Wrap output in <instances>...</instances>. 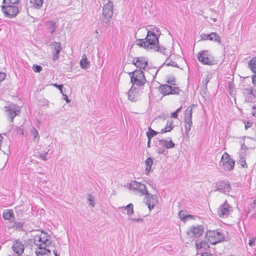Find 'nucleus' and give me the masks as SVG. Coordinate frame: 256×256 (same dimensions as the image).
Listing matches in <instances>:
<instances>
[{
  "label": "nucleus",
  "instance_id": "obj_27",
  "mask_svg": "<svg viewBox=\"0 0 256 256\" xmlns=\"http://www.w3.org/2000/svg\"><path fill=\"white\" fill-rule=\"evenodd\" d=\"M56 23L50 20L46 22V28L47 30L51 34H52L56 30Z\"/></svg>",
  "mask_w": 256,
  "mask_h": 256
},
{
  "label": "nucleus",
  "instance_id": "obj_44",
  "mask_svg": "<svg viewBox=\"0 0 256 256\" xmlns=\"http://www.w3.org/2000/svg\"><path fill=\"white\" fill-rule=\"evenodd\" d=\"M129 220H131V221H132V222H143L144 221V220L143 218H132V216H130L128 218Z\"/></svg>",
  "mask_w": 256,
  "mask_h": 256
},
{
  "label": "nucleus",
  "instance_id": "obj_53",
  "mask_svg": "<svg viewBox=\"0 0 256 256\" xmlns=\"http://www.w3.org/2000/svg\"><path fill=\"white\" fill-rule=\"evenodd\" d=\"M62 96H64V99L66 100L67 102H70V100L68 98V96L66 94H64Z\"/></svg>",
  "mask_w": 256,
  "mask_h": 256
},
{
  "label": "nucleus",
  "instance_id": "obj_14",
  "mask_svg": "<svg viewBox=\"0 0 256 256\" xmlns=\"http://www.w3.org/2000/svg\"><path fill=\"white\" fill-rule=\"evenodd\" d=\"M144 202L148 206L150 210H152L158 202V198L156 195L152 194L148 192L144 197Z\"/></svg>",
  "mask_w": 256,
  "mask_h": 256
},
{
  "label": "nucleus",
  "instance_id": "obj_23",
  "mask_svg": "<svg viewBox=\"0 0 256 256\" xmlns=\"http://www.w3.org/2000/svg\"><path fill=\"white\" fill-rule=\"evenodd\" d=\"M12 250L14 253L20 256L24 252V246L19 241L15 240L13 243Z\"/></svg>",
  "mask_w": 256,
  "mask_h": 256
},
{
  "label": "nucleus",
  "instance_id": "obj_51",
  "mask_svg": "<svg viewBox=\"0 0 256 256\" xmlns=\"http://www.w3.org/2000/svg\"><path fill=\"white\" fill-rule=\"evenodd\" d=\"M253 112L252 114L253 116L256 118V105L252 106Z\"/></svg>",
  "mask_w": 256,
  "mask_h": 256
},
{
  "label": "nucleus",
  "instance_id": "obj_41",
  "mask_svg": "<svg viewBox=\"0 0 256 256\" xmlns=\"http://www.w3.org/2000/svg\"><path fill=\"white\" fill-rule=\"evenodd\" d=\"M186 216L184 211H180L178 213V216L181 220L186 222Z\"/></svg>",
  "mask_w": 256,
  "mask_h": 256
},
{
  "label": "nucleus",
  "instance_id": "obj_48",
  "mask_svg": "<svg viewBox=\"0 0 256 256\" xmlns=\"http://www.w3.org/2000/svg\"><path fill=\"white\" fill-rule=\"evenodd\" d=\"M54 86L58 88V90H60V92L62 94H64V92H63V88H62L63 85L62 84H54Z\"/></svg>",
  "mask_w": 256,
  "mask_h": 256
},
{
  "label": "nucleus",
  "instance_id": "obj_8",
  "mask_svg": "<svg viewBox=\"0 0 256 256\" xmlns=\"http://www.w3.org/2000/svg\"><path fill=\"white\" fill-rule=\"evenodd\" d=\"M220 164L224 170L230 171L234 169L235 162L227 152H224L221 158Z\"/></svg>",
  "mask_w": 256,
  "mask_h": 256
},
{
  "label": "nucleus",
  "instance_id": "obj_42",
  "mask_svg": "<svg viewBox=\"0 0 256 256\" xmlns=\"http://www.w3.org/2000/svg\"><path fill=\"white\" fill-rule=\"evenodd\" d=\"M32 70L36 72H40L42 70V67L40 66L34 64L33 65Z\"/></svg>",
  "mask_w": 256,
  "mask_h": 256
},
{
  "label": "nucleus",
  "instance_id": "obj_32",
  "mask_svg": "<svg viewBox=\"0 0 256 256\" xmlns=\"http://www.w3.org/2000/svg\"><path fill=\"white\" fill-rule=\"evenodd\" d=\"M127 210V214L130 216H132L134 214V206L132 204H129L125 207L121 208Z\"/></svg>",
  "mask_w": 256,
  "mask_h": 256
},
{
  "label": "nucleus",
  "instance_id": "obj_2",
  "mask_svg": "<svg viewBox=\"0 0 256 256\" xmlns=\"http://www.w3.org/2000/svg\"><path fill=\"white\" fill-rule=\"evenodd\" d=\"M158 37L155 35L154 32L147 31L146 36L145 38L138 39L136 40V44L146 50H153L154 51L163 52L165 50L162 49L158 45Z\"/></svg>",
  "mask_w": 256,
  "mask_h": 256
},
{
  "label": "nucleus",
  "instance_id": "obj_38",
  "mask_svg": "<svg viewBox=\"0 0 256 256\" xmlns=\"http://www.w3.org/2000/svg\"><path fill=\"white\" fill-rule=\"evenodd\" d=\"M31 134L34 139H36L38 137V131L37 130L36 128H34V127L31 129Z\"/></svg>",
  "mask_w": 256,
  "mask_h": 256
},
{
  "label": "nucleus",
  "instance_id": "obj_61",
  "mask_svg": "<svg viewBox=\"0 0 256 256\" xmlns=\"http://www.w3.org/2000/svg\"><path fill=\"white\" fill-rule=\"evenodd\" d=\"M245 146H245V145H244V144L242 145V148H244Z\"/></svg>",
  "mask_w": 256,
  "mask_h": 256
},
{
  "label": "nucleus",
  "instance_id": "obj_10",
  "mask_svg": "<svg viewBox=\"0 0 256 256\" xmlns=\"http://www.w3.org/2000/svg\"><path fill=\"white\" fill-rule=\"evenodd\" d=\"M198 60L204 64L212 66L214 64L215 61L209 54L208 51L204 50L198 54Z\"/></svg>",
  "mask_w": 256,
  "mask_h": 256
},
{
  "label": "nucleus",
  "instance_id": "obj_43",
  "mask_svg": "<svg viewBox=\"0 0 256 256\" xmlns=\"http://www.w3.org/2000/svg\"><path fill=\"white\" fill-rule=\"evenodd\" d=\"M166 82L172 86L176 85V80L175 78L173 77H170L168 78Z\"/></svg>",
  "mask_w": 256,
  "mask_h": 256
},
{
  "label": "nucleus",
  "instance_id": "obj_55",
  "mask_svg": "<svg viewBox=\"0 0 256 256\" xmlns=\"http://www.w3.org/2000/svg\"><path fill=\"white\" fill-rule=\"evenodd\" d=\"M202 256H212L210 254H209L208 252H204L202 254Z\"/></svg>",
  "mask_w": 256,
  "mask_h": 256
},
{
  "label": "nucleus",
  "instance_id": "obj_4",
  "mask_svg": "<svg viewBox=\"0 0 256 256\" xmlns=\"http://www.w3.org/2000/svg\"><path fill=\"white\" fill-rule=\"evenodd\" d=\"M113 3L110 0L104 4L102 8V21L107 25L110 22V20L113 15Z\"/></svg>",
  "mask_w": 256,
  "mask_h": 256
},
{
  "label": "nucleus",
  "instance_id": "obj_20",
  "mask_svg": "<svg viewBox=\"0 0 256 256\" xmlns=\"http://www.w3.org/2000/svg\"><path fill=\"white\" fill-rule=\"evenodd\" d=\"M52 46L54 48L53 52H52V60L53 61H56L58 60L60 56V52L62 50V47L61 44L59 42H54L52 44Z\"/></svg>",
  "mask_w": 256,
  "mask_h": 256
},
{
  "label": "nucleus",
  "instance_id": "obj_46",
  "mask_svg": "<svg viewBox=\"0 0 256 256\" xmlns=\"http://www.w3.org/2000/svg\"><path fill=\"white\" fill-rule=\"evenodd\" d=\"M164 64H166L167 66H172L174 67H178V64H176L175 62H172V60H170V62H168L166 63L165 62Z\"/></svg>",
  "mask_w": 256,
  "mask_h": 256
},
{
  "label": "nucleus",
  "instance_id": "obj_26",
  "mask_svg": "<svg viewBox=\"0 0 256 256\" xmlns=\"http://www.w3.org/2000/svg\"><path fill=\"white\" fill-rule=\"evenodd\" d=\"M153 163L154 162L152 158H148L146 160L145 162V164L146 166L145 172L146 174V175H148L150 172L152 170V166L153 164Z\"/></svg>",
  "mask_w": 256,
  "mask_h": 256
},
{
  "label": "nucleus",
  "instance_id": "obj_16",
  "mask_svg": "<svg viewBox=\"0 0 256 256\" xmlns=\"http://www.w3.org/2000/svg\"><path fill=\"white\" fill-rule=\"evenodd\" d=\"M204 227L202 226H191L187 232L188 234L192 237L198 238L204 232Z\"/></svg>",
  "mask_w": 256,
  "mask_h": 256
},
{
  "label": "nucleus",
  "instance_id": "obj_11",
  "mask_svg": "<svg viewBox=\"0 0 256 256\" xmlns=\"http://www.w3.org/2000/svg\"><path fill=\"white\" fill-rule=\"evenodd\" d=\"M232 211V207L228 204L227 201H225L218 208V215L220 218H226L230 215Z\"/></svg>",
  "mask_w": 256,
  "mask_h": 256
},
{
  "label": "nucleus",
  "instance_id": "obj_33",
  "mask_svg": "<svg viewBox=\"0 0 256 256\" xmlns=\"http://www.w3.org/2000/svg\"><path fill=\"white\" fill-rule=\"evenodd\" d=\"M19 0H3L2 4L4 5H10L12 6H18L19 4Z\"/></svg>",
  "mask_w": 256,
  "mask_h": 256
},
{
  "label": "nucleus",
  "instance_id": "obj_45",
  "mask_svg": "<svg viewBox=\"0 0 256 256\" xmlns=\"http://www.w3.org/2000/svg\"><path fill=\"white\" fill-rule=\"evenodd\" d=\"M48 150L44 153H40L39 155H40V158L44 160H46L48 159L46 156H47V154H48Z\"/></svg>",
  "mask_w": 256,
  "mask_h": 256
},
{
  "label": "nucleus",
  "instance_id": "obj_58",
  "mask_svg": "<svg viewBox=\"0 0 256 256\" xmlns=\"http://www.w3.org/2000/svg\"><path fill=\"white\" fill-rule=\"evenodd\" d=\"M252 204H253V205L256 204V199H254L253 200Z\"/></svg>",
  "mask_w": 256,
  "mask_h": 256
},
{
  "label": "nucleus",
  "instance_id": "obj_15",
  "mask_svg": "<svg viewBox=\"0 0 256 256\" xmlns=\"http://www.w3.org/2000/svg\"><path fill=\"white\" fill-rule=\"evenodd\" d=\"M5 108L7 112V115L10 118V122H12L14 118L18 115L20 112V108L14 104H12L5 106Z\"/></svg>",
  "mask_w": 256,
  "mask_h": 256
},
{
  "label": "nucleus",
  "instance_id": "obj_54",
  "mask_svg": "<svg viewBox=\"0 0 256 256\" xmlns=\"http://www.w3.org/2000/svg\"><path fill=\"white\" fill-rule=\"evenodd\" d=\"M150 140H151V139H148V142H147V146L148 148H150Z\"/></svg>",
  "mask_w": 256,
  "mask_h": 256
},
{
  "label": "nucleus",
  "instance_id": "obj_47",
  "mask_svg": "<svg viewBox=\"0 0 256 256\" xmlns=\"http://www.w3.org/2000/svg\"><path fill=\"white\" fill-rule=\"evenodd\" d=\"M256 240V238H252L249 240L248 244L250 246H252L255 243Z\"/></svg>",
  "mask_w": 256,
  "mask_h": 256
},
{
  "label": "nucleus",
  "instance_id": "obj_3",
  "mask_svg": "<svg viewBox=\"0 0 256 256\" xmlns=\"http://www.w3.org/2000/svg\"><path fill=\"white\" fill-rule=\"evenodd\" d=\"M130 81L132 86H142L146 82V79L144 72L142 70H136L134 72H130Z\"/></svg>",
  "mask_w": 256,
  "mask_h": 256
},
{
  "label": "nucleus",
  "instance_id": "obj_37",
  "mask_svg": "<svg viewBox=\"0 0 256 256\" xmlns=\"http://www.w3.org/2000/svg\"><path fill=\"white\" fill-rule=\"evenodd\" d=\"M87 200L90 202L89 204L92 206V207H94L95 206L94 202V198L93 196L90 194H88L87 196Z\"/></svg>",
  "mask_w": 256,
  "mask_h": 256
},
{
  "label": "nucleus",
  "instance_id": "obj_28",
  "mask_svg": "<svg viewBox=\"0 0 256 256\" xmlns=\"http://www.w3.org/2000/svg\"><path fill=\"white\" fill-rule=\"evenodd\" d=\"M248 67L253 72L256 73V56L252 57L248 61Z\"/></svg>",
  "mask_w": 256,
  "mask_h": 256
},
{
  "label": "nucleus",
  "instance_id": "obj_60",
  "mask_svg": "<svg viewBox=\"0 0 256 256\" xmlns=\"http://www.w3.org/2000/svg\"><path fill=\"white\" fill-rule=\"evenodd\" d=\"M205 82H206V84L209 82V79L208 78H206Z\"/></svg>",
  "mask_w": 256,
  "mask_h": 256
},
{
  "label": "nucleus",
  "instance_id": "obj_6",
  "mask_svg": "<svg viewBox=\"0 0 256 256\" xmlns=\"http://www.w3.org/2000/svg\"><path fill=\"white\" fill-rule=\"evenodd\" d=\"M128 190L134 192H139L141 196H145L148 194L146 185L136 180H132L127 186Z\"/></svg>",
  "mask_w": 256,
  "mask_h": 256
},
{
  "label": "nucleus",
  "instance_id": "obj_35",
  "mask_svg": "<svg viewBox=\"0 0 256 256\" xmlns=\"http://www.w3.org/2000/svg\"><path fill=\"white\" fill-rule=\"evenodd\" d=\"M158 72V70L156 69V68H150L148 70V73H150L152 75V79H154Z\"/></svg>",
  "mask_w": 256,
  "mask_h": 256
},
{
  "label": "nucleus",
  "instance_id": "obj_30",
  "mask_svg": "<svg viewBox=\"0 0 256 256\" xmlns=\"http://www.w3.org/2000/svg\"><path fill=\"white\" fill-rule=\"evenodd\" d=\"M30 3L35 9H40L42 6L44 0H30Z\"/></svg>",
  "mask_w": 256,
  "mask_h": 256
},
{
  "label": "nucleus",
  "instance_id": "obj_21",
  "mask_svg": "<svg viewBox=\"0 0 256 256\" xmlns=\"http://www.w3.org/2000/svg\"><path fill=\"white\" fill-rule=\"evenodd\" d=\"M128 100L132 102H136L138 99V89L134 86H132L128 93Z\"/></svg>",
  "mask_w": 256,
  "mask_h": 256
},
{
  "label": "nucleus",
  "instance_id": "obj_18",
  "mask_svg": "<svg viewBox=\"0 0 256 256\" xmlns=\"http://www.w3.org/2000/svg\"><path fill=\"white\" fill-rule=\"evenodd\" d=\"M202 38L204 40L214 41L218 44H221V37L216 32H212L210 34H202Z\"/></svg>",
  "mask_w": 256,
  "mask_h": 256
},
{
  "label": "nucleus",
  "instance_id": "obj_7",
  "mask_svg": "<svg viewBox=\"0 0 256 256\" xmlns=\"http://www.w3.org/2000/svg\"><path fill=\"white\" fill-rule=\"evenodd\" d=\"M208 240L211 244H216L224 240L223 234L217 230H209L206 232Z\"/></svg>",
  "mask_w": 256,
  "mask_h": 256
},
{
  "label": "nucleus",
  "instance_id": "obj_50",
  "mask_svg": "<svg viewBox=\"0 0 256 256\" xmlns=\"http://www.w3.org/2000/svg\"><path fill=\"white\" fill-rule=\"evenodd\" d=\"M14 226L17 228H22L23 226L22 224L21 223L16 222L14 223Z\"/></svg>",
  "mask_w": 256,
  "mask_h": 256
},
{
  "label": "nucleus",
  "instance_id": "obj_17",
  "mask_svg": "<svg viewBox=\"0 0 256 256\" xmlns=\"http://www.w3.org/2000/svg\"><path fill=\"white\" fill-rule=\"evenodd\" d=\"M216 190L224 194H226L230 191V186L228 180H221L216 183Z\"/></svg>",
  "mask_w": 256,
  "mask_h": 256
},
{
  "label": "nucleus",
  "instance_id": "obj_13",
  "mask_svg": "<svg viewBox=\"0 0 256 256\" xmlns=\"http://www.w3.org/2000/svg\"><path fill=\"white\" fill-rule=\"evenodd\" d=\"M159 90L163 96H166L178 94L180 90L178 87L172 86L168 84H163L159 87Z\"/></svg>",
  "mask_w": 256,
  "mask_h": 256
},
{
  "label": "nucleus",
  "instance_id": "obj_57",
  "mask_svg": "<svg viewBox=\"0 0 256 256\" xmlns=\"http://www.w3.org/2000/svg\"><path fill=\"white\" fill-rule=\"evenodd\" d=\"M147 184H149L150 186H152V184H153V182H152V180H150V181H148V182H147Z\"/></svg>",
  "mask_w": 256,
  "mask_h": 256
},
{
  "label": "nucleus",
  "instance_id": "obj_31",
  "mask_svg": "<svg viewBox=\"0 0 256 256\" xmlns=\"http://www.w3.org/2000/svg\"><path fill=\"white\" fill-rule=\"evenodd\" d=\"M82 58L80 60V66L83 69H87L90 67V62L88 60L86 56Z\"/></svg>",
  "mask_w": 256,
  "mask_h": 256
},
{
  "label": "nucleus",
  "instance_id": "obj_22",
  "mask_svg": "<svg viewBox=\"0 0 256 256\" xmlns=\"http://www.w3.org/2000/svg\"><path fill=\"white\" fill-rule=\"evenodd\" d=\"M246 130H248L250 133L256 137V124L253 123L252 121H244Z\"/></svg>",
  "mask_w": 256,
  "mask_h": 256
},
{
  "label": "nucleus",
  "instance_id": "obj_56",
  "mask_svg": "<svg viewBox=\"0 0 256 256\" xmlns=\"http://www.w3.org/2000/svg\"><path fill=\"white\" fill-rule=\"evenodd\" d=\"M189 218H193V216L192 215H190V214H188L186 216V221L188 220V219Z\"/></svg>",
  "mask_w": 256,
  "mask_h": 256
},
{
  "label": "nucleus",
  "instance_id": "obj_25",
  "mask_svg": "<svg viewBox=\"0 0 256 256\" xmlns=\"http://www.w3.org/2000/svg\"><path fill=\"white\" fill-rule=\"evenodd\" d=\"M172 124L173 120H168L166 122V124L165 128L161 130L160 133L164 134L167 132H170L174 128V126H172Z\"/></svg>",
  "mask_w": 256,
  "mask_h": 256
},
{
  "label": "nucleus",
  "instance_id": "obj_52",
  "mask_svg": "<svg viewBox=\"0 0 256 256\" xmlns=\"http://www.w3.org/2000/svg\"><path fill=\"white\" fill-rule=\"evenodd\" d=\"M252 80L253 83L256 84V74L252 76Z\"/></svg>",
  "mask_w": 256,
  "mask_h": 256
},
{
  "label": "nucleus",
  "instance_id": "obj_49",
  "mask_svg": "<svg viewBox=\"0 0 256 256\" xmlns=\"http://www.w3.org/2000/svg\"><path fill=\"white\" fill-rule=\"evenodd\" d=\"M6 78V74L4 72H0V82L4 80Z\"/></svg>",
  "mask_w": 256,
  "mask_h": 256
},
{
  "label": "nucleus",
  "instance_id": "obj_36",
  "mask_svg": "<svg viewBox=\"0 0 256 256\" xmlns=\"http://www.w3.org/2000/svg\"><path fill=\"white\" fill-rule=\"evenodd\" d=\"M148 31H151L154 32V34L156 35L158 37H159L161 34L160 30L158 28H150V30H148Z\"/></svg>",
  "mask_w": 256,
  "mask_h": 256
},
{
  "label": "nucleus",
  "instance_id": "obj_29",
  "mask_svg": "<svg viewBox=\"0 0 256 256\" xmlns=\"http://www.w3.org/2000/svg\"><path fill=\"white\" fill-rule=\"evenodd\" d=\"M2 217L5 220H11L14 218V215L12 210H9L2 214Z\"/></svg>",
  "mask_w": 256,
  "mask_h": 256
},
{
  "label": "nucleus",
  "instance_id": "obj_59",
  "mask_svg": "<svg viewBox=\"0 0 256 256\" xmlns=\"http://www.w3.org/2000/svg\"><path fill=\"white\" fill-rule=\"evenodd\" d=\"M211 19L213 20V22H216L217 20L216 18H211Z\"/></svg>",
  "mask_w": 256,
  "mask_h": 256
},
{
  "label": "nucleus",
  "instance_id": "obj_39",
  "mask_svg": "<svg viewBox=\"0 0 256 256\" xmlns=\"http://www.w3.org/2000/svg\"><path fill=\"white\" fill-rule=\"evenodd\" d=\"M238 163L242 168H247V164L245 158L243 157H240L238 160Z\"/></svg>",
  "mask_w": 256,
  "mask_h": 256
},
{
  "label": "nucleus",
  "instance_id": "obj_19",
  "mask_svg": "<svg viewBox=\"0 0 256 256\" xmlns=\"http://www.w3.org/2000/svg\"><path fill=\"white\" fill-rule=\"evenodd\" d=\"M134 64L140 69H144L148 65V60L144 57L135 58L133 59Z\"/></svg>",
  "mask_w": 256,
  "mask_h": 256
},
{
  "label": "nucleus",
  "instance_id": "obj_34",
  "mask_svg": "<svg viewBox=\"0 0 256 256\" xmlns=\"http://www.w3.org/2000/svg\"><path fill=\"white\" fill-rule=\"evenodd\" d=\"M148 131L146 132V136L148 139H151L152 137L156 136L158 134V132L153 130L151 128L149 127Z\"/></svg>",
  "mask_w": 256,
  "mask_h": 256
},
{
  "label": "nucleus",
  "instance_id": "obj_1",
  "mask_svg": "<svg viewBox=\"0 0 256 256\" xmlns=\"http://www.w3.org/2000/svg\"><path fill=\"white\" fill-rule=\"evenodd\" d=\"M34 244L37 246L36 250V256H50L52 251L54 256H60L58 254V246L48 249L52 244L51 236L43 231L36 235L34 238Z\"/></svg>",
  "mask_w": 256,
  "mask_h": 256
},
{
  "label": "nucleus",
  "instance_id": "obj_12",
  "mask_svg": "<svg viewBox=\"0 0 256 256\" xmlns=\"http://www.w3.org/2000/svg\"><path fill=\"white\" fill-rule=\"evenodd\" d=\"M2 9L4 16L9 18L15 17L18 13V6L3 5Z\"/></svg>",
  "mask_w": 256,
  "mask_h": 256
},
{
  "label": "nucleus",
  "instance_id": "obj_24",
  "mask_svg": "<svg viewBox=\"0 0 256 256\" xmlns=\"http://www.w3.org/2000/svg\"><path fill=\"white\" fill-rule=\"evenodd\" d=\"M197 250H206L209 247L208 243L205 240H198L195 242Z\"/></svg>",
  "mask_w": 256,
  "mask_h": 256
},
{
  "label": "nucleus",
  "instance_id": "obj_9",
  "mask_svg": "<svg viewBox=\"0 0 256 256\" xmlns=\"http://www.w3.org/2000/svg\"><path fill=\"white\" fill-rule=\"evenodd\" d=\"M174 144L170 140H168L162 139L158 140V143L156 144L157 149L156 152L160 154H164L165 152L164 148L169 149L174 146Z\"/></svg>",
  "mask_w": 256,
  "mask_h": 256
},
{
  "label": "nucleus",
  "instance_id": "obj_5",
  "mask_svg": "<svg viewBox=\"0 0 256 256\" xmlns=\"http://www.w3.org/2000/svg\"><path fill=\"white\" fill-rule=\"evenodd\" d=\"M192 106H188L186 111L184 118L185 134L186 137L189 138V132L192 126Z\"/></svg>",
  "mask_w": 256,
  "mask_h": 256
},
{
  "label": "nucleus",
  "instance_id": "obj_40",
  "mask_svg": "<svg viewBox=\"0 0 256 256\" xmlns=\"http://www.w3.org/2000/svg\"><path fill=\"white\" fill-rule=\"evenodd\" d=\"M182 106L178 108L176 110L172 113V117L174 118H178V113L181 110Z\"/></svg>",
  "mask_w": 256,
  "mask_h": 256
}]
</instances>
